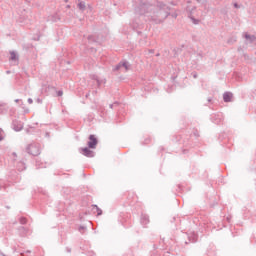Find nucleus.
Wrapping results in <instances>:
<instances>
[{"label": "nucleus", "mask_w": 256, "mask_h": 256, "mask_svg": "<svg viewBox=\"0 0 256 256\" xmlns=\"http://www.w3.org/2000/svg\"><path fill=\"white\" fill-rule=\"evenodd\" d=\"M171 8L163 1H157L156 4L141 3L135 8L137 15H144L145 21L159 25L171 15Z\"/></svg>", "instance_id": "nucleus-1"}, {"label": "nucleus", "mask_w": 256, "mask_h": 256, "mask_svg": "<svg viewBox=\"0 0 256 256\" xmlns=\"http://www.w3.org/2000/svg\"><path fill=\"white\" fill-rule=\"evenodd\" d=\"M66 251H67V253H71V248L67 247Z\"/></svg>", "instance_id": "nucleus-36"}, {"label": "nucleus", "mask_w": 256, "mask_h": 256, "mask_svg": "<svg viewBox=\"0 0 256 256\" xmlns=\"http://www.w3.org/2000/svg\"><path fill=\"white\" fill-rule=\"evenodd\" d=\"M211 101H213L212 98H208V103H211Z\"/></svg>", "instance_id": "nucleus-40"}, {"label": "nucleus", "mask_w": 256, "mask_h": 256, "mask_svg": "<svg viewBox=\"0 0 256 256\" xmlns=\"http://www.w3.org/2000/svg\"><path fill=\"white\" fill-rule=\"evenodd\" d=\"M36 41H39V37L36 39Z\"/></svg>", "instance_id": "nucleus-48"}, {"label": "nucleus", "mask_w": 256, "mask_h": 256, "mask_svg": "<svg viewBox=\"0 0 256 256\" xmlns=\"http://www.w3.org/2000/svg\"><path fill=\"white\" fill-rule=\"evenodd\" d=\"M88 139H89V141L87 142V145H88L89 149H97V145L99 143V140H97V137H95V135L91 134Z\"/></svg>", "instance_id": "nucleus-4"}, {"label": "nucleus", "mask_w": 256, "mask_h": 256, "mask_svg": "<svg viewBox=\"0 0 256 256\" xmlns=\"http://www.w3.org/2000/svg\"><path fill=\"white\" fill-rule=\"evenodd\" d=\"M223 101L224 103H231V101H233V93L225 92L223 94Z\"/></svg>", "instance_id": "nucleus-10"}, {"label": "nucleus", "mask_w": 256, "mask_h": 256, "mask_svg": "<svg viewBox=\"0 0 256 256\" xmlns=\"http://www.w3.org/2000/svg\"><path fill=\"white\" fill-rule=\"evenodd\" d=\"M212 123H215V125H221L223 123V117L219 114H214L212 116Z\"/></svg>", "instance_id": "nucleus-9"}, {"label": "nucleus", "mask_w": 256, "mask_h": 256, "mask_svg": "<svg viewBox=\"0 0 256 256\" xmlns=\"http://www.w3.org/2000/svg\"><path fill=\"white\" fill-rule=\"evenodd\" d=\"M61 20V17L59 16V14H53L51 17H50V21H53V23H57V21H60Z\"/></svg>", "instance_id": "nucleus-18"}, {"label": "nucleus", "mask_w": 256, "mask_h": 256, "mask_svg": "<svg viewBox=\"0 0 256 256\" xmlns=\"http://www.w3.org/2000/svg\"><path fill=\"white\" fill-rule=\"evenodd\" d=\"M19 222H20L21 225H27V218L21 217V218L19 219Z\"/></svg>", "instance_id": "nucleus-25"}, {"label": "nucleus", "mask_w": 256, "mask_h": 256, "mask_svg": "<svg viewBox=\"0 0 256 256\" xmlns=\"http://www.w3.org/2000/svg\"><path fill=\"white\" fill-rule=\"evenodd\" d=\"M177 191H178V193H181V191H183V188H182L181 184L178 185V190Z\"/></svg>", "instance_id": "nucleus-32"}, {"label": "nucleus", "mask_w": 256, "mask_h": 256, "mask_svg": "<svg viewBox=\"0 0 256 256\" xmlns=\"http://www.w3.org/2000/svg\"><path fill=\"white\" fill-rule=\"evenodd\" d=\"M10 61H19V56H17L15 51L10 52Z\"/></svg>", "instance_id": "nucleus-19"}, {"label": "nucleus", "mask_w": 256, "mask_h": 256, "mask_svg": "<svg viewBox=\"0 0 256 256\" xmlns=\"http://www.w3.org/2000/svg\"><path fill=\"white\" fill-rule=\"evenodd\" d=\"M79 152L82 153L84 157H89V158L95 157V152L91 150V148L89 147L80 148Z\"/></svg>", "instance_id": "nucleus-5"}, {"label": "nucleus", "mask_w": 256, "mask_h": 256, "mask_svg": "<svg viewBox=\"0 0 256 256\" xmlns=\"http://www.w3.org/2000/svg\"><path fill=\"white\" fill-rule=\"evenodd\" d=\"M185 244H186V245H188V244H189V242H187V241H186V242H185Z\"/></svg>", "instance_id": "nucleus-47"}, {"label": "nucleus", "mask_w": 256, "mask_h": 256, "mask_svg": "<svg viewBox=\"0 0 256 256\" xmlns=\"http://www.w3.org/2000/svg\"><path fill=\"white\" fill-rule=\"evenodd\" d=\"M26 152L33 157H39L41 155V144L32 142L26 147Z\"/></svg>", "instance_id": "nucleus-2"}, {"label": "nucleus", "mask_w": 256, "mask_h": 256, "mask_svg": "<svg viewBox=\"0 0 256 256\" xmlns=\"http://www.w3.org/2000/svg\"><path fill=\"white\" fill-rule=\"evenodd\" d=\"M93 93H95V95H97V91H94Z\"/></svg>", "instance_id": "nucleus-46"}, {"label": "nucleus", "mask_w": 256, "mask_h": 256, "mask_svg": "<svg viewBox=\"0 0 256 256\" xmlns=\"http://www.w3.org/2000/svg\"><path fill=\"white\" fill-rule=\"evenodd\" d=\"M22 47L24 51H33L34 49L33 44H23Z\"/></svg>", "instance_id": "nucleus-20"}, {"label": "nucleus", "mask_w": 256, "mask_h": 256, "mask_svg": "<svg viewBox=\"0 0 256 256\" xmlns=\"http://www.w3.org/2000/svg\"><path fill=\"white\" fill-rule=\"evenodd\" d=\"M92 211L93 213H97V217L103 215V210H101V208L95 204L92 205Z\"/></svg>", "instance_id": "nucleus-15"}, {"label": "nucleus", "mask_w": 256, "mask_h": 256, "mask_svg": "<svg viewBox=\"0 0 256 256\" xmlns=\"http://www.w3.org/2000/svg\"><path fill=\"white\" fill-rule=\"evenodd\" d=\"M159 55H161V54L157 53V54H156V57H159Z\"/></svg>", "instance_id": "nucleus-42"}, {"label": "nucleus", "mask_w": 256, "mask_h": 256, "mask_svg": "<svg viewBox=\"0 0 256 256\" xmlns=\"http://www.w3.org/2000/svg\"><path fill=\"white\" fill-rule=\"evenodd\" d=\"M7 111H9V106L5 103L0 104V115H5Z\"/></svg>", "instance_id": "nucleus-17"}, {"label": "nucleus", "mask_w": 256, "mask_h": 256, "mask_svg": "<svg viewBox=\"0 0 256 256\" xmlns=\"http://www.w3.org/2000/svg\"><path fill=\"white\" fill-rule=\"evenodd\" d=\"M234 7H235V9H239V4L234 3Z\"/></svg>", "instance_id": "nucleus-35"}, {"label": "nucleus", "mask_w": 256, "mask_h": 256, "mask_svg": "<svg viewBox=\"0 0 256 256\" xmlns=\"http://www.w3.org/2000/svg\"><path fill=\"white\" fill-rule=\"evenodd\" d=\"M12 129H14V131H21L23 129V122L19 120H13Z\"/></svg>", "instance_id": "nucleus-7"}, {"label": "nucleus", "mask_w": 256, "mask_h": 256, "mask_svg": "<svg viewBox=\"0 0 256 256\" xmlns=\"http://www.w3.org/2000/svg\"><path fill=\"white\" fill-rule=\"evenodd\" d=\"M192 76L194 77V79H197V77H199V75L197 74V72H192Z\"/></svg>", "instance_id": "nucleus-31"}, {"label": "nucleus", "mask_w": 256, "mask_h": 256, "mask_svg": "<svg viewBox=\"0 0 256 256\" xmlns=\"http://www.w3.org/2000/svg\"><path fill=\"white\" fill-rule=\"evenodd\" d=\"M118 106H119V102H118V101H116V102H114L113 104H110V105H109L110 109H115V108L118 107Z\"/></svg>", "instance_id": "nucleus-26"}, {"label": "nucleus", "mask_w": 256, "mask_h": 256, "mask_svg": "<svg viewBox=\"0 0 256 256\" xmlns=\"http://www.w3.org/2000/svg\"><path fill=\"white\" fill-rule=\"evenodd\" d=\"M130 27L131 29H133V31H137L138 29H141V25H139V22H137V20H133L130 23Z\"/></svg>", "instance_id": "nucleus-16"}, {"label": "nucleus", "mask_w": 256, "mask_h": 256, "mask_svg": "<svg viewBox=\"0 0 256 256\" xmlns=\"http://www.w3.org/2000/svg\"><path fill=\"white\" fill-rule=\"evenodd\" d=\"M37 102H38V103H41V99L38 98V99H37Z\"/></svg>", "instance_id": "nucleus-41"}, {"label": "nucleus", "mask_w": 256, "mask_h": 256, "mask_svg": "<svg viewBox=\"0 0 256 256\" xmlns=\"http://www.w3.org/2000/svg\"><path fill=\"white\" fill-rule=\"evenodd\" d=\"M183 153H187V150H183Z\"/></svg>", "instance_id": "nucleus-45"}, {"label": "nucleus", "mask_w": 256, "mask_h": 256, "mask_svg": "<svg viewBox=\"0 0 256 256\" xmlns=\"http://www.w3.org/2000/svg\"><path fill=\"white\" fill-rule=\"evenodd\" d=\"M57 96H58V97H63V90H59V91L57 92Z\"/></svg>", "instance_id": "nucleus-30"}, {"label": "nucleus", "mask_w": 256, "mask_h": 256, "mask_svg": "<svg viewBox=\"0 0 256 256\" xmlns=\"http://www.w3.org/2000/svg\"><path fill=\"white\" fill-rule=\"evenodd\" d=\"M193 135H194V137H200V135H199V130L194 129V130H193Z\"/></svg>", "instance_id": "nucleus-27"}, {"label": "nucleus", "mask_w": 256, "mask_h": 256, "mask_svg": "<svg viewBox=\"0 0 256 256\" xmlns=\"http://www.w3.org/2000/svg\"><path fill=\"white\" fill-rule=\"evenodd\" d=\"M67 1H69V0H65L66 3H67Z\"/></svg>", "instance_id": "nucleus-51"}, {"label": "nucleus", "mask_w": 256, "mask_h": 256, "mask_svg": "<svg viewBox=\"0 0 256 256\" xmlns=\"http://www.w3.org/2000/svg\"><path fill=\"white\" fill-rule=\"evenodd\" d=\"M19 165H21V167H23V168H21V171H23V169H25V164L23 162H19Z\"/></svg>", "instance_id": "nucleus-33"}, {"label": "nucleus", "mask_w": 256, "mask_h": 256, "mask_svg": "<svg viewBox=\"0 0 256 256\" xmlns=\"http://www.w3.org/2000/svg\"><path fill=\"white\" fill-rule=\"evenodd\" d=\"M78 9H80V11H84L86 9L85 2L81 1L78 4Z\"/></svg>", "instance_id": "nucleus-24"}, {"label": "nucleus", "mask_w": 256, "mask_h": 256, "mask_svg": "<svg viewBox=\"0 0 256 256\" xmlns=\"http://www.w3.org/2000/svg\"><path fill=\"white\" fill-rule=\"evenodd\" d=\"M78 231H79V233H81V235H85V232L87 231V227L79 226Z\"/></svg>", "instance_id": "nucleus-23"}, {"label": "nucleus", "mask_w": 256, "mask_h": 256, "mask_svg": "<svg viewBox=\"0 0 256 256\" xmlns=\"http://www.w3.org/2000/svg\"><path fill=\"white\" fill-rule=\"evenodd\" d=\"M154 249H157V247L154 245Z\"/></svg>", "instance_id": "nucleus-50"}, {"label": "nucleus", "mask_w": 256, "mask_h": 256, "mask_svg": "<svg viewBox=\"0 0 256 256\" xmlns=\"http://www.w3.org/2000/svg\"><path fill=\"white\" fill-rule=\"evenodd\" d=\"M88 97H89V93L86 94V98H88Z\"/></svg>", "instance_id": "nucleus-43"}, {"label": "nucleus", "mask_w": 256, "mask_h": 256, "mask_svg": "<svg viewBox=\"0 0 256 256\" xmlns=\"http://www.w3.org/2000/svg\"><path fill=\"white\" fill-rule=\"evenodd\" d=\"M90 79H92L93 81H96L97 87L98 89L101 88V85H103V83H107V80H101L99 79V76L93 74L90 76Z\"/></svg>", "instance_id": "nucleus-8"}, {"label": "nucleus", "mask_w": 256, "mask_h": 256, "mask_svg": "<svg viewBox=\"0 0 256 256\" xmlns=\"http://www.w3.org/2000/svg\"><path fill=\"white\" fill-rule=\"evenodd\" d=\"M227 221H230V218H227Z\"/></svg>", "instance_id": "nucleus-49"}, {"label": "nucleus", "mask_w": 256, "mask_h": 256, "mask_svg": "<svg viewBox=\"0 0 256 256\" xmlns=\"http://www.w3.org/2000/svg\"><path fill=\"white\" fill-rule=\"evenodd\" d=\"M245 39H247L250 43H253L256 40L255 35L245 34Z\"/></svg>", "instance_id": "nucleus-21"}, {"label": "nucleus", "mask_w": 256, "mask_h": 256, "mask_svg": "<svg viewBox=\"0 0 256 256\" xmlns=\"http://www.w3.org/2000/svg\"><path fill=\"white\" fill-rule=\"evenodd\" d=\"M6 209H11V207H9V206H6Z\"/></svg>", "instance_id": "nucleus-44"}, {"label": "nucleus", "mask_w": 256, "mask_h": 256, "mask_svg": "<svg viewBox=\"0 0 256 256\" xmlns=\"http://www.w3.org/2000/svg\"><path fill=\"white\" fill-rule=\"evenodd\" d=\"M141 225H149V215L147 214H142L141 219H140Z\"/></svg>", "instance_id": "nucleus-11"}, {"label": "nucleus", "mask_w": 256, "mask_h": 256, "mask_svg": "<svg viewBox=\"0 0 256 256\" xmlns=\"http://www.w3.org/2000/svg\"><path fill=\"white\" fill-rule=\"evenodd\" d=\"M149 53H155V50L151 49L149 50Z\"/></svg>", "instance_id": "nucleus-39"}, {"label": "nucleus", "mask_w": 256, "mask_h": 256, "mask_svg": "<svg viewBox=\"0 0 256 256\" xmlns=\"http://www.w3.org/2000/svg\"><path fill=\"white\" fill-rule=\"evenodd\" d=\"M188 17L189 19H191L193 25H199V23H201V20L195 18V16L193 15V12H189Z\"/></svg>", "instance_id": "nucleus-14"}, {"label": "nucleus", "mask_w": 256, "mask_h": 256, "mask_svg": "<svg viewBox=\"0 0 256 256\" xmlns=\"http://www.w3.org/2000/svg\"><path fill=\"white\" fill-rule=\"evenodd\" d=\"M5 137L3 136V129L0 128V141H3Z\"/></svg>", "instance_id": "nucleus-29"}, {"label": "nucleus", "mask_w": 256, "mask_h": 256, "mask_svg": "<svg viewBox=\"0 0 256 256\" xmlns=\"http://www.w3.org/2000/svg\"><path fill=\"white\" fill-rule=\"evenodd\" d=\"M149 143H151V138L148 137L144 140V145H149Z\"/></svg>", "instance_id": "nucleus-28"}, {"label": "nucleus", "mask_w": 256, "mask_h": 256, "mask_svg": "<svg viewBox=\"0 0 256 256\" xmlns=\"http://www.w3.org/2000/svg\"><path fill=\"white\" fill-rule=\"evenodd\" d=\"M18 230L21 232L22 237L25 236V235H27V228H25V227H23V226H20V227L18 228Z\"/></svg>", "instance_id": "nucleus-22"}, {"label": "nucleus", "mask_w": 256, "mask_h": 256, "mask_svg": "<svg viewBox=\"0 0 256 256\" xmlns=\"http://www.w3.org/2000/svg\"><path fill=\"white\" fill-rule=\"evenodd\" d=\"M197 239H199V236H197V234H195V232L188 235L189 243H197Z\"/></svg>", "instance_id": "nucleus-12"}, {"label": "nucleus", "mask_w": 256, "mask_h": 256, "mask_svg": "<svg viewBox=\"0 0 256 256\" xmlns=\"http://www.w3.org/2000/svg\"><path fill=\"white\" fill-rule=\"evenodd\" d=\"M21 101H22L21 99H16L15 103H21Z\"/></svg>", "instance_id": "nucleus-37"}, {"label": "nucleus", "mask_w": 256, "mask_h": 256, "mask_svg": "<svg viewBox=\"0 0 256 256\" xmlns=\"http://www.w3.org/2000/svg\"><path fill=\"white\" fill-rule=\"evenodd\" d=\"M87 39L89 43H99V36H97L96 34L89 35Z\"/></svg>", "instance_id": "nucleus-13"}, {"label": "nucleus", "mask_w": 256, "mask_h": 256, "mask_svg": "<svg viewBox=\"0 0 256 256\" xmlns=\"http://www.w3.org/2000/svg\"><path fill=\"white\" fill-rule=\"evenodd\" d=\"M28 103L31 105L33 104V99L32 98H28Z\"/></svg>", "instance_id": "nucleus-34"}, {"label": "nucleus", "mask_w": 256, "mask_h": 256, "mask_svg": "<svg viewBox=\"0 0 256 256\" xmlns=\"http://www.w3.org/2000/svg\"><path fill=\"white\" fill-rule=\"evenodd\" d=\"M181 135H174L172 137V143H179L180 145H183V147H187L189 145V137L184 138Z\"/></svg>", "instance_id": "nucleus-3"}, {"label": "nucleus", "mask_w": 256, "mask_h": 256, "mask_svg": "<svg viewBox=\"0 0 256 256\" xmlns=\"http://www.w3.org/2000/svg\"><path fill=\"white\" fill-rule=\"evenodd\" d=\"M125 69V71H129V62L127 61H123V62H119L112 71H121V68Z\"/></svg>", "instance_id": "nucleus-6"}, {"label": "nucleus", "mask_w": 256, "mask_h": 256, "mask_svg": "<svg viewBox=\"0 0 256 256\" xmlns=\"http://www.w3.org/2000/svg\"><path fill=\"white\" fill-rule=\"evenodd\" d=\"M138 35H142L143 32L139 31V29L136 31Z\"/></svg>", "instance_id": "nucleus-38"}]
</instances>
